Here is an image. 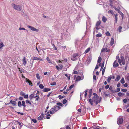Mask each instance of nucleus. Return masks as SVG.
Here are the masks:
<instances>
[{
    "label": "nucleus",
    "instance_id": "nucleus-21",
    "mask_svg": "<svg viewBox=\"0 0 129 129\" xmlns=\"http://www.w3.org/2000/svg\"><path fill=\"white\" fill-rule=\"evenodd\" d=\"M119 14L121 16L122 20L123 19L124 14H123L120 10L118 12Z\"/></svg>",
    "mask_w": 129,
    "mask_h": 129
},
{
    "label": "nucleus",
    "instance_id": "nucleus-24",
    "mask_svg": "<svg viewBox=\"0 0 129 129\" xmlns=\"http://www.w3.org/2000/svg\"><path fill=\"white\" fill-rule=\"evenodd\" d=\"M102 20L104 22H105L107 21V18L104 16H103L102 18Z\"/></svg>",
    "mask_w": 129,
    "mask_h": 129
},
{
    "label": "nucleus",
    "instance_id": "nucleus-60",
    "mask_svg": "<svg viewBox=\"0 0 129 129\" xmlns=\"http://www.w3.org/2000/svg\"><path fill=\"white\" fill-rule=\"evenodd\" d=\"M113 8H114L115 9L116 11H118V12L119 11V10L118 9V8H116L114 6L113 7Z\"/></svg>",
    "mask_w": 129,
    "mask_h": 129
},
{
    "label": "nucleus",
    "instance_id": "nucleus-9",
    "mask_svg": "<svg viewBox=\"0 0 129 129\" xmlns=\"http://www.w3.org/2000/svg\"><path fill=\"white\" fill-rule=\"evenodd\" d=\"M84 77L83 75L82 77H81L80 76H78L76 77V81H80L81 80H83L84 79Z\"/></svg>",
    "mask_w": 129,
    "mask_h": 129
},
{
    "label": "nucleus",
    "instance_id": "nucleus-37",
    "mask_svg": "<svg viewBox=\"0 0 129 129\" xmlns=\"http://www.w3.org/2000/svg\"><path fill=\"white\" fill-rule=\"evenodd\" d=\"M104 61L103 62V63H102V66H101V68L100 69L101 71L102 70V69L104 67Z\"/></svg>",
    "mask_w": 129,
    "mask_h": 129
},
{
    "label": "nucleus",
    "instance_id": "nucleus-59",
    "mask_svg": "<svg viewBox=\"0 0 129 129\" xmlns=\"http://www.w3.org/2000/svg\"><path fill=\"white\" fill-rule=\"evenodd\" d=\"M121 91L124 92H126L127 91V90L126 89H121Z\"/></svg>",
    "mask_w": 129,
    "mask_h": 129
},
{
    "label": "nucleus",
    "instance_id": "nucleus-50",
    "mask_svg": "<svg viewBox=\"0 0 129 129\" xmlns=\"http://www.w3.org/2000/svg\"><path fill=\"white\" fill-rule=\"evenodd\" d=\"M28 94H27L26 95H25V94L24 95V98L25 99H28Z\"/></svg>",
    "mask_w": 129,
    "mask_h": 129
},
{
    "label": "nucleus",
    "instance_id": "nucleus-33",
    "mask_svg": "<svg viewBox=\"0 0 129 129\" xmlns=\"http://www.w3.org/2000/svg\"><path fill=\"white\" fill-rule=\"evenodd\" d=\"M65 75L68 78L69 80L70 79V75H68L67 74H65Z\"/></svg>",
    "mask_w": 129,
    "mask_h": 129
},
{
    "label": "nucleus",
    "instance_id": "nucleus-62",
    "mask_svg": "<svg viewBox=\"0 0 129 129\" xmlns=\"http://www.w3.org/2000/svg\"><path fill=\"white\" fill-rule=\"evenodd\" d=\"M39 58L37 57H34L33 58V60H39Z\"/></svg>",
    "mask_w": 129,
    "mask_h": 129
},
{
    "label": "nucleus",
    "instance_id": "nucleus-55",
    "mask_svg": "<svg viewBox=\"0 0 129 129\" xmlns=\"http://www.w3.org/2000/svg\"><path fill=\"white\" fill-rule=\"evenodd\" d=\"M50 116V115L49 114H48L47 115V117H46V118L48 119H49L50 118V117L49 116Z\"/></svg>",
    "mask_w": 129,
    "mask_h": 129
},
{
    "label": "nucleus",
    "instance_id": "nucleus-17",
    "mask_svg": "<svg viewBox=\"0 0 129 129\" xmlns=\"http://www.w3.org/2000/svg\"><path fill=\"white\" fill-rule=\"evenodd\" d=\"M125 79L126 81L129 82V74H127L125 76Z\"/></svg>",
    "mask_w": 129,
    "mask_h": 129
},
{
    "label": "nucleus",
    "instance_id": "nucleus-13",
    "mask_svg": "<svg viewBox=\"0 0 129 129\" xmlns=\"http://www.w3.org/2000/svg\"><path fill=\"white\" fill-rule=\"evenodd\" d=\"M44 117V114L43 113H42L38 118V119L39 120H41Z\"/></svg>",
    "mask_w": 129,
    "mask_h": 129
},
{
    "label": "nucleus",
    "instance_id": "nucleus-44",
    "mask_svg": "<svg viewBox=\"0 0 129 129\" xmlns=\"http://www.w3.org/2000/svg\"><path fill=\"white\" fill-rule=\"evenodd\" d=\"M57 105L60 106H63L62 104L60 102L57 103Z\"/></svg>",
    "mask_w": 129,
    "mask_h": 129
},
{
    "label": "nucleus",
    "instance_id": "nucleus-54",
    "mask_svg": "<svg viewBox=\"0 0 129 129\" xmlns=\"http://www.w3.org/2000/svg\"><path fill=\"white\" fill-rule=\"evenodd\" d=\"M120 88H119L118 87L116 90L115 91V92H119L120 91Z\"/></svg>",
    "mask_w": 129,
    "mask_h": 129
},
{
    "label": "nucleus",
    "instance_id": "nucleus-34",
    "mask_svg": "<svg viewBox=\"0 0 129 129\" xmlns=\"http://www.w3.org/2000/svg\"><path fill=\"white\" fill-rule=\"evenodd\" d=\"M39 87L41 89H43L44 88V86L42 84H41L39 85Z\"/></svg>",
    "mask_w": 129,
    "mask_h": 129
},
{
    "label": "nucleus",
    "instance_id": "nucleus-61",
    "mask_svg": "<svg viewBox=\"0 0 129 129\" xmlns=\"http://www.w3.org/2000/svg\"><path fill=\"white\" fill-rule=\"evenodd\" d=\"M27 26L28 28H30L31 30L32 29V28L33 27L30 26L29 25H28Z\"/></svg>",
    "mask_w": 129,
    "mask_h": 129
},
{
    "label": "nucleus",
    "instance_id": "nucleus-18",
    "mask_svg": "<svg viewBox=\"0 0 129 129\" xmlns=\"http://www.w3.org/2000/svg\"><path fill=\"white\" fill-rule=\"evenodd\" d=\"M11 103L14 106H15L16 105V102L15 101H13L12 100H11L9 104Z\"/></svg>",
    "mask_w": 129,
    "mask_h": 129
},
{
    "label": "nucleus",
    "instance_id": "nucleus-43",
    "mask_svg": "<svg viewBox=\"0 0 129 129\" xmlns=\"http://www.w3.org/2000/svg\"><path fill=\"white\" fill-rule=\"evenodd\" d=\"M26 104H29L30 105H31V103L28 100H26Z\"/></svg>",
    "mask_w": 129,
    "mask_h": 129
},
{
    "label": "nucleus",
    "instance_id": "nucleus-6",
    "mask_svg": "<svg viewBox=\"0 0 129 129\" xmlns=\"http://www.w3.org/2000/svg\"><path fill=\"white\" fill-rule=\"evenodd\" d=\"M123 119L121 117H119L117 119V123L119 125L122 124L123 122Z\"/></svg>",
    "mask_w": 129,
    "mask_h": 129
},
{
    "label": "nucleus",
    "instance_id": "nucleus-63",
    "mask_svg": "<svg viewBox=\"0 0 129 129\" xmlns=\"http://www.w3.org/2000/svg\"><path fill=\"white\" fill-rule=\"evenodd\" d=\"M74 85L73 84L71 85L69 87V88L70 89H72L74 87Z\"/></svg>",
    "mask_w": 129,
    "mask_h": 129
},
{
    "label": "nucleus",
    "instance_id": "nucleus-10",
    "mask_svg": "<svg viewBox=\"0 0 129 129\" xmlns=\"http://www.w3.org/2000/svg\"><path fill=\"white\" fill-rule=\"evenodd\" d=\"M101 23V22L100 21H98L97 22L96 25V29L97 30L99 29H100V28L99 27V26Z\"/></svg>",
    "mask_w": 129,
    "mask_h": 129
},
{
    "label": "nucleus",
    "instance_id": "nucleus-14",
    "mask_svg": "<svg viewBox=\"0 0 129 129\" xmlns=\"http://www.w3.org/2000/svg\"><path fill=\"white\" fill-rule=\"evenodd\" d=\"M115 15V23H114V24H116L117 22V19H118V18H117V16H118V14H115L114 15Z\"/></svg>",
    "mask_w": 129,
    "mask_h": 129
},
{
    "label": "nucleus",
    "instance_id": "nucleus-20",
    "mask_svg": "<svg viewBox=\"0 0 129 129\" xmlns=\"http://www.w3.org/2000/svg\"><path fill=\"white\" fill-rule=\"evenodd\" d=\"M114 39L112 38L111 39V40L110 41V45L111 46H112L114 44Z\"/></svg>",
    "mask_w": 129,
    "mask_h": 129
},
{
    "label": "nucleus",
    "instance_id": "nucleus-53",
    "mask_svg": "<svg viewBox=\"0 0 129 129\" xmlns=\"http://www.w3.org/2000/svg\"><path fill=\"white\" fill-rule=\"evenodd\" d=\"M59 66V69L60 70L63 67V66L62 64H59L58 65Z\"/></svg>",
    "mask_w": 129,
    "mask_h": 129
},
{
    "label": "nucleus",
    "instance_id": "nucleus-64",
    "mask_svg": "<svg viewBox=\"0 0 129 129\" xmlns=\"http://www.w3.org/2000/svg\"><path fill=\"white\" fill-rule=\"evenodd\" d=\"M109 87V85H107L105 86V89H108Z\"/></svg>",
    "mask_w": 129,
    "mask_h": 129
},
{
    "label": "nucleus",
    "instance_id": "nucleus-36",
    "mask_svg": "<svg viewBox=\"0 0 129 129\" xmlns=\"http://www.w3.org/2000/svg\"><path fill=\"white\" fill-rule=\"evenodd\" d=\"M18 107H20L22 106L21 103L20 101L18 102Z\"/></svg>",
    "mask_w": 129,
    "mask_h": 129
},
{
    "label": "nucleus",
    "instance_id": "nucleus-40",
    "mask_svg": "<svg viewBox=\"0 0 129 129\" xmlns=\"http://www.w3.org/2000/svg\"><path fill=\"white\" fill-rule=\"evenodd\" d=\"M4 46V45L2 42L0 43V49L2 48Z\"/></svg>",
    "mask_w": 129,
    "mask_h": 129
},
{
    "label": "nucleus",
    "instance_id": "nucleus-22",
    "mask_svg": "<svg viewBox=\"0 0 129 129\" xmlns=\"http://www.w3.org/2000/svg\"><path fill=\"white\" fill-rule=\"evenodd\" d=\"M89 129H100L96 126H93L90 127Z\"/></svg>",
    "mask_w": 129,
    "mask_h": 129
},
{
    "label": "nucleus",
    "instance_id": "nucleus-51",
    "mask_svg": "<svg viewBox=\"0 0 129 129\" xmlns=\"http://www.w3.org/2000/svg\"><path fill=\"white\" fill-rule=\"evenodd\" d=\"M19 30H26V31H27V30L25 29V28H21V27H20L19 28Z\"/></svg>",
    "mask_w": 129,
    "mask_h": 129
},
{
    "label": "nucleus",
    "instance_id": "nucleus-29",
    "mask_svg": "<svg viewBox=\"0 0 129 129\" xmlns=\"http://www.w3.org/2000/svg\"><path fill=\"white\" fill-rule=\"evenodd\" d=\"M124 94V93H122L121 92H119L118 93V95L119 96H121Z\"/></svg>",
    "mask_w": 129,
    "mask_h": 129
},
{
    "label": "nucleus",
    "instance_id": "nucleus-35",
    "mask_svg": "<svg viewBox=\"0 0 129 129\" xmlns=\"http://www.w3.org/2000/svg\"><path fill=\"white\" fill-rule=\"evenodd\" d=\"M120 78V77L119 75H117L116 78V80L117 81H119Z\"/></svg>",
    "mask_w": 129,
    "mask_h": 129
},
{
    "label": "nucleus",
    "instance_id": "nucleus-19",
    "mask_svg": "<svg viewBox=\"0 0 129 129\" xmlns=\"http://www.w3.org/2000/svg\"><path fill=\"white\" fill-rule=\"evenodd\" d=\"M51 90V89L49 88H45L44 89L43 91L44 92H47L50 91Z\"/></svg>",
    "mask_w": 129,
    "mask_h": 129
},
{
    "label": "nucleus",
    "instance_id": "nucleus-38",
    "mask_svg": "<svg viewBox=\"0 0 129 129\" xmlns=\"http://www.w3.org/2000/svg\"><path fill=\"white\" fill-rule=\"evenodd\" d=\"M108 13H110L112 15H113V14H114V12L112 10H109L108 12Z\"/></svg>",
    "mask_w": 129,
    "mask_h": 129
},
{
    "label": "nucleus",
    "instance_id": "nucleus-12",
    "mask_svg": "<svg viewBox=\"0 0 129 129\" xmlns=\"http://www.w3.org/2000/svg\"><path fill=\"white\" fill-rule=\"evenodd\" d=\"M91 57H88L87 59L86 62L88 64H89L91 60Z\"/></svg>",
    "mask_w": 129,
    "mask_h": 129
},
{
    "label": "nucleus",
    "instance_id": "nucleus-2",
    "mask_svg": "<svg viewBox=\"0 0 129 129\" xmlns=\"http://www.w3.org/2000/svg\"><path fill=\"white\" fill-rule=\"evenodd\" d=\"M60 109V107L57 105L54 106L53 108L50 110V114H54L56 112Z\"/></svg>",
    "mask_w": 129,
    "mask_h": 129
},
{
    "label": "nucleus",
    "instance_id": "nucleus-11",
    "mask_svg": "<svg viewBox=\"0 0 129 129\" xmlns=\"http://www.w3.org/2000/svg\"><path fill=\"white\" fill-rule=\"evenodd\" d=\"M115 78L114 76L111 75L109 76L108 78L107 81L108 83L110 82V80L112 79H114Z\"/></svg>",
    "mask_w": 129,
    "mask_h": 129
},
{
    "label": "nucleus",
    "instance_id": "nucleus-16",
    "mask_svg": "<svg viewBox=\"0 0 129 129\" xmlns=\"http://www.w3.org/2000/svg\"><path fill=\"white\" fill-rule=\"evenodd\" d=\"M26 82L28 83L29 85H30L31 86H32L33 85V84L32 83L31 81L29 79H28L27 78H26Z\"/></svg>",
    "mask_w": 129,
    "mask_h": 129
},
{
    "label": "nucleus",
    "instance_id": "nucleus-39",
    "mask_svg": "<svg viewBox=\"0 0 129 129\" xmlns=\"http://www.w3.org/2000/svg\"><path fill=\"white\" fill-rule=\"evenodd\" d=\"M122 27L121 26L119 27L118 29V31L119 33H120L121 31Z\"/></svg>",
    "mask_w": 129,
    "mask_h": 129
},
{
    "label": "nucleus",
    "instance_id": "nucleus-41",
    "mask_svg": "<svg viewBox=\"0 0 129 129\" xmlns=\"http://www.w3.org/2000/svg\"><path fill=\"white\" fill-rule=\"evenodd\" d=\"M102 36V35L101 34H97L96 35V36L97 37H101Z\"/></svg>",
    "mask_w": 129,
    "mask_h": 129
},
{
    "label": "nucleus",
    "instance_id": "nucleus-26",
    "mask_svg": "<svg viewBox=\"0 0 129 129\" xmlns=\"http://www.w3.org/2000/svg\"><path fill=\"white\" fill-rule=\"evenodd\" d=\"M120 82L122 84H123L125 83V81L123 78H122L120 80Z\"/></svg>",
    "mask_w": 129,
    "mask_h": 129
},
{
    "label": "nucleus",
    "instance_id": "nucleus-46",
    "mask_svg": "<svg viewBox=\"0 0 129 129\" xmlns=\"http://www.w3.org/2000/svg\"><path fill=\"white\" fill-rule=\"evenodd\" d=\"M25 93L23 91H21L20 92V94L21 95L24 96L25 95Z\"/></svg>",
    "mask_w": 129,
    "mask_h": 129
},
{
    "label": "nucleus",
    "instance_id": "nucleus-31",
    "mask_svg": "<svg viewBox=\"0 0 129 129\" xmlns=\"http://www.w3.org/2000/svg\"><path fill=\"white\" fill-rule=\"evenodd\" d=\"M102 60V58L101 57H99L98 60V63H100L101 62Z\"/></svg>",
    "mask_w": 129,
    "mask_h": 129
},
{
    "label": "nucleus",
    "instance_id": "nucleus-45",
    "mask_svg": "<svg viewBox=\"0 0 129 129\" xmlns=\"http://www.w3.org/2000/svg\"><path fill=\"white\" fill-rule=\"evenodd\" d=\"M56 83L55 82H53L50 83V85L52 86H54L56 85Z\"/></svg>",
    "mask_w": 129,
    "mask_h": 129
},
{
    "label": "nucleus",
    "instance_id": "nucleus-47",
    "mask_svg": "<svg viewBox=\"0 0 129 129\" xmlns=\"http://www.w3.org/2000/svg\"><path fill=\"white\" fill-rule=\"evenodd\" d=\"M106 36H109L111 35L110 34L109 31H107L106 32Z\"/></svg>",
    "mask_w": 129,
    "mask_h": 129
},
{
    "label": "nucleus",
    "instance_id": "nucleus-57",
    "mask_svg": "<svg viewBox=\"0 0 129 129\" xmlns=\"http://www.w3.org/2000/svg\"><path fill=\"white\" fill-rule=\"evenodd\" d=\"M32 121H33V122H34L35 123H36L37 122L36 120L35 119H32Z\"/></svg>",
    "mask_w": 129,
    "mask_h": 129
},
{
    "label": "nucleus",
    "instance_id": "nucleus-5",
    "mask_svg": "<svg viewBox=\"0 0 129 129\" xmlns=\"http://www.w3.org/2000/svg\"><path fill=\"white\" fill-rule=\"evenodd\" d=\"M118 62L120 65H122L121 63H122L123 65L124 64L125 61L124 57L122 56H121L120 57V59L118 60Z\"/></svg>",
    "mask_w": 129,
    "mask_h": 129
},
{
    "label": "nucleus",
    "instance_id": "nucleus-42",
    "mask_svg": "<svg viewBox=\"0 0 129 129\" xmlns=\"http://www.w3.org/2000/svg\"><path fill=\"white\" fill-rule=\"evenodd\" d=\"M47 60V61H48V62L50 63H51L52 62L50 60V59L48 57H47L46 58Z\"/></svg>",
    "mask_w": 129,
    "mask_h": 129
},
{
    "label": "nucleus",
    "instance_id": "nucleus-3",
    "mask_svg": "<svg viewBox=\"0 0 129 129\" xmlns=\"http://www.w3.org/2000/svg\"><path fill=\"white\" fill-rule=\"evenodd\" d=\"M13 8L15 10L18 11H20L21 10V6L19 5H17L14 4H12Z\"/></svg>",
    "mask_w": 129,
    "mask_h": 129
},
{
    "label": "nucleus",
    "instance_id": "nucleus-30",
    "mask_svg": "<svg viewBox=\"0 0 129 129\" xmlns=\"http://www.w3.org/2000/svg\"><path fill=\"white\" fill-rule=\"evenodd\" d=\"M22 106L24 107L25 108L26 107L25 103V101H22Z\"/></svg>",
    "mask_w": 129,
    "mask_h": 129
},
{
    "label": "nucleus",
    "instance_id": "nucleus-7",
    "mask_svg": "<svg viewBox=\"0 0 129 129\" xmlns=\"http://www.w3.org/2000/svg\"><path fill=\"white\" fill-rule=\"evenodd\" d=\"M105 0H97V3L99 5H104L105 3L104 2Z\"/></svg>",
    "mask_w": 129,
    "mask_h": 129
},
{
    "label": "nucleus",
    "instance_id": "nucleus-4",
    "mask_svg": "<svg viewBox=\"0 0 129 129\" xmlns=\"http://www.w3.org/2000/svg\"><path fill=\"white\" fill-rule=\"evenodd\" d=\"M78 53H74L71 56V59L73 61H75L78 58Z\"/></svg>",
    "mask_w": 129,
    "mask_h": 129
},
{
    "label": "nucleus",
    "instance_id": "nucleus-56",
    "mask_svg": "<svg viewBox=\"0 0 129 129\" xmlns=\"http://www.w3.org/2000/svg\"><path fill=\"white\" fill-rule=\"evenodd\" d=\"M53 48H54V49L55 50H57V48L55 46L54 44H53Z\"/></svg>",
    "mask_w": 129,
    "mask_h": 129
},
{
    "label": "nucleus",
    "instance_id": "nucleus-1",
    "mask_svg": "<svg viewBox=\"0 0 129 129\" xmlns=\"http://www.w3.org/2000/svg\"><path fill=\"white\" fill-rule=\"evenodd\" d=\"M102 100L101 97H99V96H94L92 99H89V100H87L90 103L91 105H92L93 104V102H95L96 105H97L99 103H100Z\"/></svg>",
    "mask_w": 129,
    "mask_h": 129
},
{
    "label": "nucleus",
    "instance_id": "nucleus-28",
    "mask_svg": "<svg viewBox=\"0 0 129 129\" xmlns=\"http://www.w3.org/2000/svg\"><path fill=\"white\" fill-rule=\"evenodd\" d=\"M29 98L30 99H31L33 98H35V97L34 96V94H31L29 96Z\"/></svg>",
    "mask_w": 129,
    "mask_h": 129
},
{
    "label": "nucleus",
    "instance_id": "nucleus-48",
    "mask_svg": "<svg viewBox=\"0 0 129 129\" xmlns=\"http://www.w3.org/2000/svg\"><path fill=\"white\" fill-rule=\"evenodd\" d=\"M67 101L66 100L64 99L62 101V103L63 104H65L67 103Z\"/></svg>",
    "mask_w": 129,
    "mask_h": 129
},
{
    "label": "nucleus",
    "instance_id": "nucleus-25",
    "mask_svg": "<svg viewBox=\"0 0 129 129\" xmlns=\"http://www.w3.org/2000/svg\"><path fill=\"white\" fill-rule=\"evenodd\" d=\"M77 1L79 4L81 5L82 3L84 2V0H77Z\"/></svg>",
    "mask_w": 129,
    "mask_h": 129
},
{
    "label": "nucleus",
    "instance_id": "nucleus-58",
    "mask_svg": "<svg viewBox=\"0 0 129 129\" xmlns=\"http://www.w3.org/2000/svg\"><path fill=\"white\" fill-rule=\"evenodd\" d=\"M58 97H59V98L60 99H62V98H64V97H63V96H62L60 95H59L58 96Z\"/></svg>",
    "mask_w": 129,
    "mask_h": 129
},
{
    "label": "nucleus",
    "instance_id": "nucleus-23",
    "mask_svg": "<svg viewBox=\"0 0 129 129\" xmlns=\"http://www.w3.org/2000/svg\"><path fill=\"white\" fill-rule=\"evenodd\" d=\"M22 61H23V64L24 65H25L26 62L25 57H24L23 58L22 60Z\"/></svg>",
    "mask_w": 129,
    "mask_h": 129
},
{
    "label": "nucleus",
    "instance_id": "nucleus-15",
    "mask_svg": "<svg viewBox=\"0 0 129 129\" xmlns=\"http://www.w3.org/2000/svg\"><path fill=\"white\" fill-rule=\"evenodd\" d=\"M118 66L119 64L117 62H116V60L115 61L113 64V66L114 67H117Z\"/></svg>",
    "mask_w": 129,
    "mask_h": 129
},
{
    "label": "nucleus",
    "instance_id": "nucleus-49",
    "mask_svg": "<svg viewBox=\"0 0 129 129\" xmlns=\"http://www.w3.org/2000/svg\"><path fill=\"white\" fill-rule=\"evenodd\" d=\"M36 77L38 79H40V77L39 76V75L38 74H37L36 75Z\"/></svg>",
    "mask_w": 129,
    "mask_h": 129
},
{
    "label": "nucleus",
    "instance_id": "nucleus-32",
    "mask_svg": "<svg viewBox=\"0 0 129 129\" xmlns=\"http://www.w3.org/2000/svg\"><path fill=\"white\" fill-rule=\"evenodd\" d=\"M31 30H32L33 31H35L36 32H38L39 31V30L38 29L36 28H35L34 27L33 28H32Z\"/></svg>",
    "mask_w": 129,
    "mask_h": 129
},
{
    "label": "nucleus",
    "instance_id": "nucleus-27",
    "mask_svg": "<svg viewBox=\"0 0 129 129\" xmlns=\"http://www.w3.org/2000/svg\"><path fill=\"white\" fill-rule=\"evenodd\" d=\"M90 48H88L85 50V53H87L90 50Z\"/></svg>",
    "mask_w": 129,
    "mask_h": 129
},
{
    "label": "nucleus",
    "instance_id": "nucleus-52",
    "mask_svg": "<svg viewBox=\"0 0 129 129\" xmlns=\"http://www.w3.org/2000/svg\"><path fill=\"white\" fill-rule=\"evenodd\" d=\"M106 68L105 67L103 69L102 71V74L103 75L104 74V73L105 72V69Z\"/></svg>",
    "mask_w": 129,
    "mask_h": 129
},
{
    "label": "nucleus",
    "instance_id": "nucleus-8",
    "mask_svg": "<svg viewBox=\"0 0 129 129\" xmlns=\"http://www.w3.org/2000/svg\"><path fill=\"white\" fill-rule=\"evenodd\" d=\"M65 39L67 41L70 40V35L69 33H67V34H66Z\"/></svg>",
    "mask_w": 129,
    "mask_h": 129
}]
</instances>
